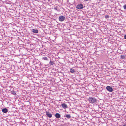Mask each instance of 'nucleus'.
Returning <instances> with one entry per match:
<instances>
[{
    "instance_id": "6",
    "label": "nucleus",
    "mask_w": 126,
    "mask_h": 126,
    "mask_svg": "<svg viewBox=\"0 0 126 126\" xmlns=\"http://www.w3.org/2000/svg\"><path fill=\"white\" fill-rule=\"evenodd\" d=\"M62 107L64 109H66L67 108V105L65 103H63L61 104Z\"/></svg>"
},
{
    "instance_id": "18",
    "label": "nucleus",
    "mask_w": 126,
    "mask_h": 126,
    "mask_svg": "<svg viewBox=\"0 0 126 126\" xmlns=\"http://www.w3.org/2000/svg\"><path fill=\"white\" fill-rule=\"evenodd\" d=\"M54 9L55 10H57V11L58 10L57 8L56 7L54 8Z\"/></svg>"
},
{
    "instance_id": "15",
    "label": "nucleus",
    "mask_w": 126,
    "mask_h": 126,
    "mask_svg": "<svg viewBox=\"0 0 126 126\" xmlns=\"http://www.w3.org/2000/svg\"><path fill=\"white\" fill-rule=\"evenodd\" d=\"M120 57L122 59H124L125 58V56L123 55H121L120 56Z\"/></svg>"
},
{
    "instance_id": "21",
    "label": "nucleus",
    "mask_w": 126,
    "mask_h": 126,
    "mask_svg": "<svg viewBox=\"0 0 126 126\" xmlns=\"http://www.w3.org/2000/svg\"><path fill=\"white\" fill-rule=\"evenodd\" d=\"M123 126H126V125H124Z\"/></svg>"
},
{
    "instance_id": "1",
    "label": "nucleus",
    "mask_w": 126,
    "mask_h": 126,
    "mask_svg": "<svg viewBox=\"0 0 126 126\" xmlns=\"http://www.w3.org/2000/svg\"><path fill=\"white\" fill-rule=\"evenodd\" d=\"M88 100L90 103H93L97 102V100L94 97H89L88 99Z\"/></svg>"
},
{
    "instance_id": "12",
    "label": "nucleus",
    "mask_w": 126,
    "mask_h": 126,
    "mask_svg": "<svg viewBox=\"0 0 126 126\" xmlns=\"http://www.w3.org/2000/svg\"><path fill=\"white\" fill-rule=\"evenodd\" d=\"M49 63V64L51 65H53L54 64L53 62V61H50Z\"/></svg>"
},
{
    "instance_id": "3",
    "label": "nucleus",
    "mask_w": 126,
    "mask_h": 126,
    "mask_svg": "<svg viewBox=\"0 0 126 126\" xmlns=\"http://www.w3.org/2000/svg\"><path fill=\"white\" fill-rule=\"evenodd\" d=\"M106 88L107 90L110 92H111L113 91L112 88L110 86H108Z\"/></svg>"
},
{
    "instance_id": "4",
    "label": "nucleus",
    "mask_w": 126,
    "mask_h": 126,
    "mask_svg": "<svg viewBox=\"0 0 126 126\" xmlns=\"http://www.w3.org/2000/svg\"><path fill=\"white\" fill-rule=\"evenodd\" d=\"M65 18L64 16H62L59 17V19L60 21H63L64 20Z\"/></svg>"
},
{
    "instance_id": "2",
    "label": "nucleus",
    "mask_w": 126,
    "mask_h": 126,
    "mask_svg": "<svg viewBox=\"0 0 126 126\" xmlns=\"http://www.w3.org/2000/svg\"><path fill=\"white\" fill-rule=\"evenodd\" d=\"M83 7V6L81 4H80L78 5L77 7L76 8L79 9H82Z\"/></svg>"
},
{
    "instance_id": "14",
    "label": "nucleus",
    "mask_w": 126,
    "mask_h": 126,
    "mask_svg": "<svg viewBox=\"0 0 126 126\" xmlns=\"http://www.w3.org/2000/svg\"><path fill=\"white\" fill-rule=\"evenodd\" d=\"M43 59L45 60H48V59L47 57H44L43 58Z\"/></svg>"
},
{
    "instance_id": "16",
    "label": "nucleus",
    "mask_w": 126,
    "mask_h": 126,
    "mask_svg": "<svg viewBox=\"0 0 126 126\" xmlns=\"http://www.w3.org/2000/svg\"><path fill=\"white\" fill-rule=\"evenodd\" d=\"M105 17L106 18H109V16L108 15H106L105 16Z\"/></svg>"
},
{
    "instance_id": "13",
    "label": "nucleus",
    "mask_w": 126,
    "mask_h": 126,
    "mask_svg": "<svg viewBox=\"0 0 126 126\" xmlns=\"http://www.w3.org/2000/svg\"><path fill=\"white\" fill-rule=\"evenodd\" d=\"M66 117L68 118H70L71 117L70 115L69 114H67L66 116Z\"/></svg>"
},
{
    "instance_id": "20",
    "label": "nucleus",
    "mask_w": 126,
    "mask_h": 126,
    "mask_svg": "<svg viewBox=\"0 0 126 126\" xmlns=\"http://www.w3.org/2000/svg\"><path fill=\"white\" fill-rule=\"evenodd\" d=\"M85 1H87L89 0H84Z\"/></svg>"
},
{
    "instance_id": "10",
    "label": "nucleus",
    "mask_w": 126,
    "mask_h": 126,
    "mask_svg": "<svg viewBox=\"0 0 126 126\" xmlns=\"http://www.w3.org/2000/svg\"><path fill=\"white\" fill-rule=\"evenodd\" d=\"M70 72L71 73H73L75 72V70L74 69L71 68L70 69Z\"/></svg>"
},
{
    "instance_id": "11",
    "label": "nucleus",
    "mask_w": 126,
    "mask_h": 126,
    "mask_svg": "<svg viewBox=\"0 0 126 126\" xmlns=\"http://www.w3.org/2000/svg\"><path fill=\"white\" fill-rule=\"evenodd\" d=\"M11 93L14 95H15L16 94V92L14 91H11Z\"/></svg>"
},
{
    "instance_id": "19",
    "label": "nucleus",
    "mask_w": 126,
    "mask_h": 126,
    "mask_svg": "<svg viewBox=\"0 0 126 126\" xmlns=\"http://www.w3.org/2000/svg\"><path fill=\"white\" fill-rule=\"evenodd\" d=\"M124 38L125 39H126V34L125 35Z\"/></svg>"
},
{
    "instance_id": "17",
    "label": "nucleus",
    "mask_w": 126,
    "mask_h": 126,
    "mask_svg": "<svg viewBox=\"0 0 126 126\" xmlns=\"http://www.w3.org/2000/svg\"><path fill=\"white\" fill-rule=\"evenodd\" d=\"M124 8L125 9H126V4L125 5H124Z\"/></svg>"
},
{
    "instance_id": "8",
    "label": "nucleus",
    "mask_w": 126,
    "mask_h": 126,
    "mask_svg": "<svg viewBox=\"0 0 126 126\" xmlns=\"http://www.w3.org/2000/svg\"><path fill=\"white\" fill-rule=\"evenodd\" d=\"M55 117L57 118H59L61 117V115L59 113H56L55 115Z\"/></svg>"
},
{
    "instance_id": "5",
    "label": "nucleus",
    "mask_w": 126,
    "mask_h": 126,
    "mask_svg": "<svg viewBox=\"0 0 126 126\" xmlns=\"http://www.w3.org/2000/svg\"><path fill=\"white\" fill-rule=\"evenodd\" d=\"M46 115L49 118H51L52 117V114L50 113L49 112L46 111Z\"/></svg>"
},
{
    "instance_id": "7",
    "label": "nucleus",
    "mask_w": 126,
    "mask_h": 126,
    "mask_svg": "<svg viewBox=\"0 0 126 126\" xmlns=\"http://www.w3.org/2000/svg\"><path fill=\"white\" fill-rule=\"evenodd\" d=\"M32 32L35 33H37L38 32V30L37 29H32Z\"/></svg>"
},
{
    "instance_id": "9",
    "label": "nucleus",
    "mask_w": 126,
    "mask_h": 126,
    "mask_svg": "<svg viewBox=\"0 0 126 126\" xmlns=\"http://www.w3.org/2000/svg\"><path fill=\"white\" fill-rule=\"evenodd\" d=\"M2 111L3 112L5 113L8 111V110L4 108L2 109Z\"/></svg>"
}]
</instances>
